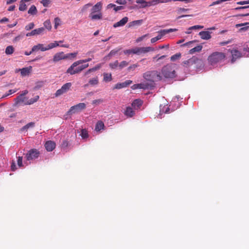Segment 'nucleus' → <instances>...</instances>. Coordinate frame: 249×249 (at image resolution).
<instances>
[{
	"label": "nucleus",
	"mask_w": 249,
	"mask_h": 249,
	"mask_svg": "<svg viewBox=\"0 0 249 249\" xmlns=\"http://www.w3.org/2000/svg\"><path fill=\"white\" fill-rule=\"evenodd\" d=\"M226 58V55L225 53L215 52L209 56L208 61L211 65L216 67L218 64L223 62L225 60Z\"/></svg>",
	"instance_id": "f257e3e1"
},
{
	"label": "nucleus",
	"mask_w": 249,
	"mask_h": 249,
	"mask_svg": "<svg viewBox=\"0 0 249 249\" xmlns=\"http://www.w3.org/2000/svg\"><path fill=\"white\" fill-rule=\"evenodd\" d=\"M161 73L162 75L166 79H172L176 76V65L169 64L162 67Z\"/></svg>",
	"instance_id": "f03ea898"
},
{
	"label": "nucleus",
	"mask_w": 249,
	"mask_h": 249,
	"mask_svg": "<svg viewBox=\"0 0 249 249\" xmlns=\"http://www.w3.org/2000/svg\"><path fill=\"white\" fill-rule=\"evenodd\" d=\"M202 60L196 56H193L190 59L184 61L182 62V65L184 67L194 70L200 68L202 66Z\"/></svg>",
	"instance_id": "7ed1b4c3"
},
{
	"label": "nucleus",
	"mask_w": 249,
	"mask_h": 249,
	"mask_svg": "<svg viewBox=\"0 0 249 249\" xmlns=\"http://www.w3.org/2000/svg\"><path fill=\"white\" fill-rule=\"evenodd\" d=\"M143 77L150 83H154L155 81H160L162 80V76L160 73L156 71H148L143 74Z\"/></svg>",
	"instance_id": "20e7f679"
},
{
	"label": "nucleus",
	"mask_w": 249,
	"mask_h": 249,
	"mask_svg": "<svg viewBox=\"0 0 249 249\" xmlns=\"http://www.w3.org/2000/svg\"><path fill=\"white\" fill-rule=\"evenodd\" d=\"M39 155V151L36 149L33 148L27 152L25 155V158L28 161L35 160L38 158Z\"/></svg>",
	"instance_id": "39448f33"
},
{
	"label": "nucleus",
	"mask_w": 249,
	"mask_h": 249,
	"mask_svg": "<svg viewBox=\"0 0 249 249\" xmlns=\"http://www.w3.org/2000/svg\"><path fill=\"white\" fill-rule=\"evenodd\" d=\"M177 31H178V29L175 28L161 30L158 32L159 35L157 36L151 38V42L152 43H154L156 42L157 41L160 39L161 37L166 34Z\"/></svg>",
	"instance_id": "423d86ee"
},
{
	"label": "nucleus",
	"mask_w": 249,
	"mask_h": 249,
	"mask_svg": "<svg viewBox=\"0 0 249 249\" xmlns=\"http://www.w3.org/2000/svg\"><path fill=\"white\" fill-rule=\"evenodd\" d=\"M86 105L84 103H79L75 106L71 107L69 110L68 111L67 114L69 115H71L72 114H74L77 112H79L82 110L86 108Z\"/></svg>",
	"instance_id": "0eeeda50"
},
{
	"label": "nucleus",
	"mask_w": 249,
	"mask_h": 249,
	"mask_svg": "<svg viewBox=\"0 0 249 249\" xmlns=\"http://www.w3.org/2000/svg\"><path fill=\"white\" fill-rule=\"evenodd\" d=\"M228 51L231 54V62L232 64L234 63L238 59H239L244 56V55L237 49H233L231 50H229Z\"/></svg>",
	"instance_id": "6e6552de"
},
{
	"label": "nucleus",
	"mask_w": 249,
	"mask_h": 249,
	"mask_svg": "<svg viewBox=\"0 0 249 249\" xmlns=\"http://www.w3.org/2000/svg\"><path fill=\"white\" fill-rule=\"evenodd\" d=\"M71 83L70 82L67 83L63 85L61 89L56 90L55 93V96L58 97L68 91L71 87Z\"/></svg>",
	"instance_id": "1a4fd4ad"
},
{
	"label": "nucleus",
	"mask_w": 249,
	"mask_h": 249,
	"mask_svg": "<svg viewBox=\"0 0 249 249\" xmlns=\"http://www.w3.org/2000/svg\"><path fill=\"white\" fill-rule=\"evenodd\" d=\"M80 64H78L75 65V62H74L70 68L67 70V73H70L71 75H73L76 73H78L80 72L81 71L83 70V68H82L81 66H80L77 68H76L74 70V68L76 67L77 66L80 65Z\"/></svg>",
	"instance_id": "9d476101"
},
{
	"label": "nucleus",
	"mask_w": 249,
	"mask_h": 249,
	"mask_svg": "<svg viewBox=\"0 0 249 249\" xmlns=\"http://www.w3.org/2000/svg\"><path fill=\"white\" fill-rule=\"evenodd\" d=\"M154 49L150 47H135L133 49V53L140 55L142 53H144L149 52L151 51H153Z\"/></svg>",
	"instance_id": "9b49d317"
},
{
	"label": "nucleus",
	"mask_w": 249,
	"mask_h": 249,
	"mask_svg": "<svg viewBox=\"0 0 249 249\" xmlns=\"http://www.w3.org/2000/svg\"><path fill=\"white\" fill-rule=\"evenodd\" d=\"M132 82V80H127L122 83H118L115 85L114 88L116 89H121L125 88L131 84Z\"/></svg>",
	"instance_id": "f8f14e48"
},
{
	"label": "nucleus",
	"mask_w": 249,
	"mask_h": 249,
	"mask_svg": "<svg viewBox=\"0 0 249 249\" xmlns=\"http://www.w3.org/2000/svg\"><path fill=\"white\" fill-rule=\"evenodd\" d=\"M44 31V28L43 27L39 28L32 30L31 32L28 33L26 34V36H29L41 35L43 33Z\"/></svg>",
	"instance_id": "ddd939ff"
},
{
	"label": "nucleus",
	"mask_w": 249,
	"mask_h": 249,
	"mask_svg": "<svg viewBox=\"0 0 249 249\" xmlns=\"http://www.w3.org/2000/svg\"><path fill=\"white\" fill-rule=\"evenodd\" d=\"M68 57V55H66L63 52L56 53L53 56V61L56 62L61 59L67 58Z\"/></svg>",
	"instance_id": "4468645a"
},
{
	"label": "nucleus",
	"mask_w": 249,
	"mask_h": 249,
	"mask_svg": "<svg viewBox=\"0 0 249 249\" xmlns=\"http://www.w3.org/2000/svg\"><path fill=\"white\" fill-rule=\"evenodd\" d=\"M45 147L47 151H52L55 147V143L52 141H48L46 142Z\"/></svg>",
	"instance_id": "2eb2a0df"
},
{
	"label": "nucleus",
	"mask_w": 249,
	"mask_h": 249,
	"mask_svg": "<svg viewBox=\"0 0 249 249\" xmlns=\"http://www.w3.org/2000/svg\"><path fill=\"white\" fill-rule=\"evenodd\" d=\"M140 89H153L154 86V83H141L139 84Z\"/></svg>",
	"instance_id": "dca6fc26"
},
{
	"label": "nucleus",
	"mask_w": 249,
	"mask_h": 249,
	"mask_svg": "<svg viewBox=\"0 0 249 249\" xmlns=\"http://www.w3.org/2000/svg\"><path fill=\"white\" fill-rule=\"evenodd\" d=\"M102 8V3L101 1L98 2L92 7L91 9V13H101Z\"/></svg>",
	"instance_id": "f3484780"
},
{
	"label": "nucleus",
	"mask_w": 249,
	"mask_h": 249,
	"mask_svg": "<svg viewBox=\"0 0 249 249\" xmlns=\"http://www.w3.org/2000/svg\"><path fill=\"white\" fill-rule=\"evenodd\" d=\"M128 18L126 17L123 18L119 21L114 23L113 25L114 28L124 26L128 21Z\"/></svg>",
	"instance_id": "a211bd4d"
},
{
	"label": "nucleus",
	"mask_w": 249,
	"mask_h": 249,
	"mask_svg": "<svg viewBox=\"0 0 249 249\" xmlns=\"http://www.w3.org/2000/svg\"><path fill=\"white\" fill-rule=\"evenodd\" d=\"M32 67L30 66L29 67L23 68L21 69L17 70V71H20V73L22 76H25L28 75L32 71Z\"/></svg>",
	"instance_id": "6ab92c4d"
},
{
	"label": "nucleus",
	"mask_w": 249,
	"mask_h": 249,
	"mask_svg": "<svg viewBox=\"0 0 249 249\" xmlns=\"http://www.w3.org/2000/svg\"><path fill=\"white\" fill-rule=\"evenodd\" d=\"M169 0H151L147 1V7H150L151 6H155L157 4H158L159 3H162V2H167L169 1Z\"/></svg>",
	"instance_id": "aec40b11"
},
{
	"label": "nucleus",
	"mask_w": 249,
	"mask_h": 249,
	"mask_svg": "<svg viewBox=\"0 0 249 249\" xmlns=\"http://www.w3.org/2000/svg\"><path fill=\"white\" fill-rule=\"evenodd\" d=\"M15 106L21 103H24L25 104V103L27 102V98L25 96L20 94L15 99Z\"/></svg>",
	"instance_id": "412c9836"
},
{
	"label": "nucleus",
	"mask_w": 249,
	"mask_h": 249,
	"mask_svg": "<svg viewBox=\"0 0 249 249\" xmlns=\"http://www.w3.org/2000/svg\"><path fill=\"white\" fill-rule=\"evenodd\" d=\"M38 50L44 52L47 51V49L45 47H44V45L43 44H38L37 45L33 46L32 49V52H36Z\"/></svg>",
	"instance_id": "4be33fe9"
},
{
	"label": "nucleus",
	"mask_w": 249,
	"mask_h": 249,
	"mask_svg": "<svg viewBox=\"0 0 249 249\" xmlns=\"http://www.w3.org/2000/svg\"><path fill=\"white\" fill-rule=\"evenodd\" d=\"M199 35L203 39L208 40L211 38L210 33L209 31H201L199 32Z\"/></svg>",
	"instance_id": "5701e85b"
},
{
	"label": "nucleus",
	"mask_w": 249,
	"mask_h": 249,
	"mask_svg": "<svg viewBox=\"0 0 249 249\" xmlns=\"http://www.w3.org/2000/svg\"><path fill=\"white\" fill-rule=\"evenodd\" d=\"M121 50L120 48H116V49H113L112 50H111L110 53L107 55H106L105 57H104V59L106 60H109L110 58L112 56H114L119 51H120Z\"/></svg>",
	"instance_id": "b1692460"
},
{
	"label": "nucleus",
	"mask_w": 249,
	"mask_h": 249,
	"mask_svg": "<svg viewBox=\"0 0 249 249\" xmlns=\"http://www.w3.org/2000/svg\"><path fill=\"white\" fill-rule=\"evenodd\" d=\"M142 101L139 99H135L132 103L131 105L135 109H138L142 105Z\"/></svg>",
	"instance_id": "393cba45"
},
{
	"label": "nucleus",
	"mask_w": 249,
	"mask_h": 249,
	"mask_svg": "<svg viewBox=\"0 0 249 249\" xmlns=\"http://www.w3.org/2000/svg\"><path fill=\"white\" fill-rule=\"evenodd\" d=\"M124 114L127 117H132L135 114V111L133 110L132 107H128L124 111Z\"/></svg>",
	"instance_id": "a878e982"
},
{
	"label": "nucleus",
	"mask_w": 249,
	"mask_h": 249,
	"mask_svg": "<svg viewBox=\"0 0 249 249\" xmlns=\"http://www.w3.org/2000/svg\"><path fill=\"white\" fill-rule=\"evenodd\" d=\"M89 17L92 20L100 19L102 18V14L101 13H98L97 14L90 13Z\"/></svg>",
	"instance_id": "bb28decb"
},
{
	"label": "nucleus",
	"mask_w": 249,
	"mask_h": 249,
	"mask_svg": "<svg viewBox=\"0 0 249 249\" xmlns=\"http://www.w3.org/2000/svg\"><path fill=\"white\" fill-rule=\"evenodd\" d=\"M35 124L34 122H30L25 125L23 126L21 128L20 131H23L24 130H27L30 128H33L35 126Z\"/></svg>",
	"instance_id": "cd10ccee"
},
{
	"label": "nucleus",
	"mask_w": 249,
	"mask_h": 249,
	"mask_svg": "<svg viewBox=\"0 0 249 249\" xmlns=\"http://www.w3.org/2000/svg\"><path fill=\"white\" fill-rule=\"evenodd\" d=\"M143 20L142 19L134 20L129 23L128 26L129 27L135 26H139L141 25L142 23Z\"/></svg>",
	"instance_id": "c85d7f7f"
},
{
	"label": "nucleus",
	"mask_w": 249,
	"mask_h": 249,
	"mask_svg": "<svg viewBox=\"0 0 249 249\" xmlns=\"http://www.w3.org/2000/svg\"><path fill=\"white\" fill-rule=\"evenodd\" d=\"M136 2L137 3L141 4L139 6L140 8H145L147 7V1L145 0H136Z\"/></svg>",
	"instance_id": "c756f323"
},
{
	"label": "nucleus",
	"mask_w": 249,
	"mask_h": 249,
	"mask_svg": "<svg viewBox=\"0 0 249 249\" xmlns=\"http://www.w3.org/2000/svg\"><path fill=\"white\" fill-rule=\"evenodd\" d=\"M202 49V46L201 45H198L197 46L192 48L189 51L190 54H193L196 52H199Z\"/></svg>",
	"instance_id": "7c9ffc66"
},
{
	"label": "nucleus",
	"mask_w": 249,
	"mask_h": 249,
	"mask_svg": "<svg viewBox=\"0 0 249 249\" xmlns=\"http://www.w3.org/2000/svg\"><path fill=\"white\" fill-rule=\"evenodd\" d=\"M37 12L36 7L34 5H32L28 10V14L31 15H36Z\"/></svg>",
	"instance_id": "2f4dec72"
},
{
	"label": "nucleus",
	"mask_w": 249,
	"mask_h": 249,
	"mask_svg": "<svg viewBox=\"0 0 249 249\" xmlns=\"http://www.w3.org/2000/svg\"><path fill=\"white\" fill-rule=\"evenodd\" d=\"M59 46V44L57 41H54L49 44L46 47L47 51L50 49H53Z\"/></svg>",
	"instance_id": "473e14b6"
},
{
	"label": "nucleus",
	"mask_w": 249,
	"mask_h": 249,
	"mask_svg": "<svg viewBox=\"0 0 249 249\" xmlns=\"http://www.w3.org/2000/svg\"><path fill=\"white\" fill-rule=\"evenodd\" d=\"M14 52V48L12 46H8L5 49V53L7 55L12 54Z\"/></svg>",
	"instance_id": "72a5a7b5"
},
{
	"label": "nucleus",
	"mask_w": 249,
	"mask_h": 249,
	"mask_svg": "<svg viewBox=\"0 0 249 249\" xmlns=\"http://www.w3.org/2000/svg\"><path fill=\"white\" fill-rule=\"evenodd\" d=\"M104 127V124L102 121H98L95 126V130L96 131H100L103 129Z\"/></svg>",
	"instance_id": "f704fd0d"
},
{
	"label": "nucleus",
	"mask_w": 249,
	"mask_h": 249,
	"mask_svg": "<svg viewBox=\"0 0 249 249\" xmlns=\"http://www.w3.org/2000/svg\"><path fill=\"white\" fill-rule=\"evenodd\" d=\"M25 1L23 0H21L20 2L19 6V10L21 11H24L26 10L27 8V6L25 3Z\"/></svg>",
	"instance_id": "c9c22d12"
},
{
	"label": "nucleus",
	"mask_w": 249,
	"mask_h": 249,
	"mask_svg": "<svg viewBox=\"0 0 249 249\" xmlns=\"http://www.w3.org/2000/svg\"><path fill=\"white\" fill-rule=\"evenodd\" d=\"M104 80L106 82H109L112 80V75L111 73H104Z\"/></svg>",
	"instance_id": "e433bc0d"
},
{
	"label": "nucleus",
	"mask_w": 249,
	"mask_h": 249,
	"mask_svg": "<svg viewBox=\"0 0 249 249\" xmlns=\"http://www.w3.org/2000/svg\"><path fill=\"white\" fill-rule=\"evenodd\" d=\"M110 68L112 70L116 69L118 67H119V63L118 60H116L113 63H110L109 64Z\"/></svg>",
	"instance_id": "4c0bfd02"
},
{
	"label": "nucleus",
	"mask_w": 249,
	"mask_h": 249,
	"mask_svg": "<svg viewBox=\"0 0 249 249\" xmlns=\"http://www.w3.org/2000/svg\"><path fill=\"white\" fill-rule=\"evenodd\" d=\"M89 84L91 85L94 86L98 84V79L97 77L93 78L89 80Z\"/></svg>",
	"instance_id": "58836bf2"
},
{
	"label": "nucleus",
	"mask_w": 249,
	"mask_h": 249,
	"mask_svg": "<svg viewBox=\"0 0 249 249\" xmlns=\"http://www.w3.org/2000/svg\"><path fill=\"white\" fill-rule=\"evenodd\" d=\"M80 135L83 139H86L89 136L88 131L85 129H82L81 130Z\"/></svg>",
	"instance_id": "ea45409f"
},
{
	"label": "nucleus",
	"mask_w": 249,
	"mask_h": 249,
	"mask_svg": "<svg viewBox=\"0 0 249 249\" xmlns=\"http://www.w3.org/2000/svg\"><path fill=\"white\" fill-rule=\"evenodd\" d=\"M129 63L126 61H123L119 64V68L120 70L123 69L124 68L126 67Z\"/></svg>",
	"instance_id": "a19ab883"
},
{
	"label": "nucleus",
	"mask_w": 249,
	"mask_h": 249,
	"mask_svg": "<svg viewBox=\"0 0 249 249\" xmlns=\"http://www.w3.org/2000/svg\"><path fill=\"white\" fill-rule=\"evenodd\" d=\"M103 102H104V100L103 99H99L93 100L92 101V104L94 105H99Z\"/></svg>",
	"instance_id": "79ce46f5"
},
{
	"label": "nucleus",
	"mask_w": 249,
	"mask_h": 249,
	"mask_svg": "<svg viewBox=\"0 0 249 249\" xmlns=\"http://www.w3.org/2000/svg\"><path fill=\"white\" fill-rule=\"evenodd\" d=\"M181 56V54L180 53H176L175 54H174L173 55L170 59H171V60L172 61H176V60L179 59Z\"/></svg>",
	"instance_id": "37998d69"
},
{
	"label": "nucleus",
	"mask_w": 249,
	"mask_h": 249,
	"mask_svg": "<svg viewBox=\"0 0 249 249\" xmlns=\"http://www.w3.org/2000/svg\"><path fill=\"white\" fill-rule=\"evenodd\" d=\"M51 2H52V0H42L40 1V3L41 4H42V5L44 7H48Z\"/></svg>",
	"instance_id": "c03bdc74"
},
{
	"label": "nucleus",
	"mask_w": 249,
	"mask_h": 249,
	"mask_svg": "<svg viewBox=\"0 0 249 249\" xmlns=\"http://www.w3.org/2000/svg\"><path fill=\"white\" fill-rule=\"evenodd\" d=\"M44 25L45 27L48 29L51 30L52 28V25L51 24V22L49 20H47L44 22Z\"/></svg>",
	"instance_id": "a18cd8bd"
},
{
	"label": "nucleus",
	"mask_w": 249,
	"mask_h": 249,
	"mask_svg": "<svg viewBox=\"0 0 249 249\" xmlns=\"http://www.w3.org/2000/svg\"><path fill=\"white\" fill-rule=\"evenodd\" d=\"M91 60H92L91 58H89L88 59H84V60H80L75 62V65L77 64V63L78 64H82L83 63H86L88 62H89Z\"/></svg>",
	"instance_id": "49530a36"
},
{
	"label": "nucleus",
	"mask_w": 249,
	"mask_h": 249,
	"mask_svg": "<svg viewBox=\"0 0 249 249\" xmlns=\"http://www.w3.org/2000/svg\"><path fill=\"white\" fill-rule=\"evenodd\" d=\"M204 28L203 26L201 25H194L193 26H191L188 28V30H197V29H201Z\"/></svg>",
	"instance_id": "de8ad7c7"
},
{
	"label": "nucleus",
	"mask_w": 249,
	"mask_h": 249,
	"mask_svg": "<svg viewBox=\"0 0 249 249\" xmlns=\"http://www.w3.org/2000/svg\"><path fill=\"white\" fill-rule=\"evenodd\" d=\"M138 67H139V64H134L131 65V66L128 67V68H127V70L128 71H134V70H135V69L136 68H137Z\"/></svg>",
	"instance_id": "09e8293b"
},
{
	"label": "nucleus",
	"mask_w": 249,
	"mask_h": 249,
	"mask_svg": "<svg viewBox=\"0 0 249 249\" xmlns=\"http://www.w3.org/2000/svg\"><path fill=\"white\" fill-rule=\"evenodd\" d=\"M34 26H35L34 23L33 22H31L25 26V29L27 31L30 30L31 29H33Z\"/></svg>",
	"instance_id": "8fccbe9b"
},
{
	"label": "nucleus",
	"mask_w": 249,
	"mask_h": 249,
	"mask_svg": "<svg viewBox=\"0 0 249 249\" xmlns=\"http://www.w3.org/2000/svg\"><path fill=\"white\" fill-rule=\"evenodd\" d=\"M54 21L55 23L54 28H57V26L59 25L60 24V19L59 18L57 17L54 18Z\"/></svg>",
	"instance_id": "3c124183"
},
{
	"label": "nucleus",
	"mask_w": 249,
	"mask_h": 249,
	"mask_svg": "<svg viewBox=\"0 0 249 249\" xmlns=\"http://www.w3.org/2000/svg\"><path fill=\"white\" fill-rule=\"evenodd\" d=\"M17 162H18V165L19 167L23 166L22 157H19V156L18 157Z\"/></svg>",
	"instance_id": "603ef678"
},
{
	"label": "nucleus",
	"mask_w": 249,
	"mask_h": 249,
	"mask_svg": "<svg viewBox=\"0 0 249 249\" xmlns=\"http://www.w3.org/2000/svg\"><path fill=\"white\" fill-rule=\"evenodd\" d=\"M189 9H185L184 8H178L177 10L178 13L180 14L182 12H186L189 11Z\"/></svg>",
	"instance_id": "864d4df0"
},
{
	"label": "nucleus",
	"mask_w": 249,
	"mask_h": 249,
	"mask_svg": "<svg viewBox=\"0 0 249 249\" xmlns=\"http://www.w3.org/2000/svg\"><path fill=\"white\" fill-rule=\"evenodd\" d=\"M69 145V142L66 140H64L62 142V143L61 144V146L62 148H67Z\"/></svg>",
	"instance_id": "5fc2aeb1"
},
{
	"label": "nucleus",
	"mask_w": 249,
	"mask_h": 249,
	"mask_svg": "<svg viewBox=\"0 0 249 249\" xmlns=\"http://www.w3.org/2000/svg\"><path fill=\"white\" fill-rule=\"evenodd\" d=\"M16 92L15 90H13L12 89H10L9 91H8V93H6L4 95L2 96V97H1L2 98H5L14 93H15Z\"/></svg>",
	"instance_id": "6e6d98bb"
},
{
	"label": "nucleus",
	"mask_w": 249,
	"mask_h": 249,
	"mask_svg": "<svg viewBox=\"0 0 249 249\" xmlns=\"http://www.w3.org/2000/svg\"><path fill=\"white\" fill-rule=\"evenodd\" d=\"M249 8V5L237 7L235 8L234 9V10H235V11H238V10H239L245 9H247V8Z\"/></svg>",
	"instance_id": "4d7b16f0"
},
{
	"label": "nucleus",
	"mask_w": 249,
	"mask_h": 249,
	"mask_svg": "<svg viewBox=\"0 0 249 249\" xmlns=\"http://www.w3.org/2000/svg\"><path fill=\"white\" fill-rule=\"evenodd\" d=\"M11 170L13 171H15L17 169L15 162L14 160L12 161V162L11 163Z\"/></svg>",
	"instance_id": "13d9d810"
},
{
	"label": "nucleus",
	"mask_w": 249,
	"mask_h": 249,
	"mask_svg": "<svg viewBox=\"0 0 249 249\" xmlns=\"http://www.w3.org/2000/svg\"><path fill=\"white\" fill-rule=\"evenodd\" d=\"M35 103V101L33 98H31V99L27 101L25 103V105H31Z\"/></svg>",
	"instance_id": "bf43d9fd"
},
{
	"label": "nucleus",
	"mask_w": 249,
	"mask_h": 249,
	"mask_svg": "<svg viewBox=\"0 0 249 249\" xmlns=\"http://www.w3.org/2000/svg\"><path fill=\"white\" fill-rule=\"evenodd\" d=\"M147 36V35H144L143 36H142L138 37L136 40V42H139L140 41H142L145 37Z\"/></svg>",
	"instance_id": "052dcab7"
},
{
	"label": "nucleus",
	"mask_w": 249,
	"mask_h": 249,
	"mask_svg": "<svg viewBox=\"0 0 249 249\" xmlns=\"http://www.w3.org/2000/svg\"><path fill=\"white\" fill-rule=\"evenodd\" d=\"M164 111H165V108H163V107H162L161 106H160V114L159 115L160 118H161V116L162 114L165 113Z\"/></svg>",
	"instance_id": "680f3d73"
},
{
	"label": "nucleus",
	"mask_w": 249,
	"mask_h": 249,
	"mask_svg": "<svg viewBox=\"0 0 249 249\" xmlns=\"http://www.w3.org/2000/svg\"><path fill=\"white\" fill-rule=\"evenodd\" d=\"M133 49L129 50H125L124 51V53L125 54H129L130 53H133Z\"/></svg>",
	"instance_id": "e2e57ef3"
},
{
	"label": "nucleus",
	"mask_w": 249,
	"mask_h": 249,
	"mask_svg": "<svg viewBox=\"0 0 249 249\" xmlns=\"http://www.w3.org/2000/svg\"><path fill=\"white\" fill-rule=\"evenodd\" d=\"M97 70V68H96V67H94L92 69H90L86 72L85 74L87 75L91 72L96 71Z\"/></svg>",
	"instance_id": "0e129e2a"
},
{
	"label": "nucleus",
	"mask_w": 249,
	"mask_h": 249,
	"mask_svg": "<svg viewBox=\"0 0 249 249\" xmlns=\"http://www.w3.org/2000/svg\"><path fill=\"white\" fill-rule=\"evenodd\" d=\"M231 42V40H229L226 41L221 42L220 43H219V45H220L221 46H224V45H227Z\"/></svg>",
	"instance_id": "69168bd1"
},
{
	"label": "nucleus",
	"mask_w": 249,
	"mask_h": 249,
	"mask_svg": "<svg viewBox=\"0 0 249 249\" xmlns=\"http://www.w3.org/2000/svg\"><path fill=\"white\" fill-rule=\"evenodd\" d=\"M124 7L123 6H118L115 7L114 9L115 11L117 12L118 11L124 9Z\"/></svg>",
	"instance_id": "338daca9"
},
{
	"label": "nucleus",
	"mask_w": 249,
	"mask_h": 249,
	"mask_svg": "<svg viewBox=\"0 0 249 249\" xmlns=\"http://www.w3.org/2000/svg\"><path fill=\"white\" fill-rule=\"evenodd\" d=\"M132 89H140L139 84H134L131 87Z\"/></svg>",
	"instance_id": "774afa93"
}]
</instances>
